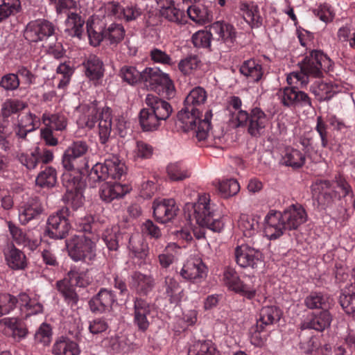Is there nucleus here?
<instances>
[{
    "label": "nucleus",
    "mask_w": 355,
    "mask_h": 355,
    "mask_svg": "<svg viewBox=\"0 0 355 355\" xmlns=\"http://www.w3.org/2000/svg\"><path fill=\"white\" fill-rule=\"evenodd\" d=\"M313 191L317 195V200L322 209H333L338 206L336 216L342 221L349 219L352 214L348 199L354 198L353 189L341 175L335 176V180L331 182L327 180H320L313 185Z\"/></svg>",
    "instance_id": "nucleus-1"
},
{
    "label": "nucleus",
    "mask_w": 355,
    "mask_h": 355,
    "mask_svg": "<svg viewBox=\"0 0 355 355\" xmlns=\"http://www.w3.org/2000/svg\"><path fill=\"white\" fill-rule=\"evenodd\" d=\"M207 94L201 87H196L187 96L183 108L178 114V123L184 132L195 130L198 141L205 140L211 128V110H207L200 119Z\"/></svg>",
    "instance_id": "nucleus-2"
},
{
    "label": "nucleus",
    "mask_w": 355,
    "mask_h": 355,
    "mask_svg": "<svg viewBox=\"0 0 355 355\" xmlns=\"http://www.w3.org/2000/svg\"><path fill=\"white\" fill-rule=\"evenodd\" d=\"M89 149L87 141L77 140L65 150L62 159L64 171L61 179L66 191L84 189L82 175L89 172L88 161L85 157Z\"/></svg>",
    "instance_id": "nucleus-3"
},
{
    "label": "nucleus",
    "mask_w": 355,
    "mask_h": 355,
    "mask_svg": "<svg viewBox=\"0 0 355 355\" xmlns=\"http://www.w3.org/2000/svg\"><path fill=\"white\" fill-rule=\"evenodd\" d=\"M210 202L209 194L203 193L198 196L196 202L188 203L185 206V217L191 223L195 220L198 225V227L191 230L192 236L197 239L205 237V228L214 232H220L224 227V223L220 219V216L216 213V205Z\"/></svg>",
    "instance_id": "nucleus-4"
},
{
    "label": "nucleus",
    "mask_w": 355,
    "mask_h": 355,
    "mask_svg": "<svg viewBox=\"0 0 355 355\" xmlns=\"http://www.w3.org/2000/svg\"><path fill=\"white\" fill-rule=\"evenodd\" d=\"M307 220V214L300 204L283 211L270 210L264 218V234L269 240L279 239L287 231L296 230Z\"/></svg>",
    "instance_id": "nucleus-5"
},
{
    "label": "nucleus",
    "mask_w": 355,
    "mask_h": 355,
    "mask_svg": "<svg viewBox=\"0 0 355 355\" xmlns=\"http://www.w3.org/2000/svg\"><path fill=\"white\" fill-rule=\"evenodd\" d=\"M332 62L321 51L313 50L309 55H306L300 64V71L293 72L287 78V82L291 85L293 78L300 81L301 84L308 83L309 76L313 78L322 77L323 73L331 70Z\"/></svg>",
    "instance_id": "nucleus-6"
},
{
    "label": "nucleus",
    "mask_w": 355,
    "mask_h": 355,
    "mask_svg": "<svg viewBox=\"0 0 355 355\" xmlns=\"http://www.w3.org/2000/svg\"><path fill=\"white\" fill-rule=\"evenodd\" d=\"M69 257L74 261L91 265L96 257V244L94 238L83 234H75L65 240Z\"/></svg>",
    "instance_id": "nucleus-7"
},
{
    "label": "nucleus",
    "mask_w": 355,
    "mask_h": 355,
    "mask_svg": "<svg viewBox=\"0 0 355 355\" xmlns=\"http://www.w3.org/2000/svg\"><path fill=\"white\" fill-rule=\"evenodd\" d=\"M141 81L148 89L155 91L167 99H171L175 96L173 81L168 74L162 72L159 68H146L141 72Z\"/></svg>",
    "instance_id": "nucleus-8"
},
{
    "label": "nucleus",
    "mask_w": 355,
    "mask_h": 355,
    "mask_svg": "<svg viewBox=\"0 0 355 355\" xmlns=\"http://www.w3.org/2000/svg\"><path fill=\"white\" fill-rule=\"evenodd\" d=\"M126 167L114 153H110L103 163L94 164L87 175L90 182L105 181L108 178L120 180L125 174Z\"/></svg>",
    "instance_id": "nucleus-9"
},
{
    "label": "nucleus",
    "mask_w": 355,
    "mask_h": 355,
    "mask_svg": "<svg viewBox=\"0 0 355 355\" xmlns=\"http://www.w3.org/2000/svg\"><path fill=\"white\" fill-rule=\"evenodd\" d=\"M235 128H246L248 133L252 137H259L263 135L269 124L270 116L260 107H254L250 112L240 111L236 116Z\"/></svg>",
    "instance_id": "nucleus-10"
},
{
    "label": "nucleus",
    "mask_w": 355,
    "mask_h": 355,
    "mask_svg": "<svg viewBox=\"0 0 355 355\" xmlns=\"http://www.w3.org/2000/svg\"><path fill=\"white\" fill-rule=\"evenodd\" d=\"M56 34V26L45 19L29 21L24 31V38L29 42H44Z\"/></svg>",
    "instance_id": "nucleus-11"
},
{
    "label": "nucleus",
    "mask_w": 355,
    "mask_h": 355,
    "mask_svg": "<svg viewBox=\"0 0 355 355\" xmlns=\"http://www.w3.org/2000/svg\"><path fill=\"white\" fill-rule=\"evenodd\" d=\"M71 229L69 211L67 207L49 216L46 224L48 236L54 239H62L68 235Z\"/></svg>",
    "instance_id": "nucleus-12"
},
{
    "label": "nucleus",
    "mask_w": 355,
    "mask_h": 355,
    "mask_svg": "<svg viewBox=\"0 0 355 355\" xmlns=\"http://www.w3.org/2000/svg\"><path fill=\"white\" fill-rule=\"evenodd\" d=\"M53 158V152L51 150L40 146H35L26 152H19L17 155L19 162L29 171L36 168L40 163L47 164L51 162Z\"/></svg>",
    "instance_id": "nucleus-13"
},
{
    "label": "nucleus",
    "mask_w": 355,
    "mask_h": 355,
    "mask_svg": "<svg viewBox=\"0 0 355 355\" xmlns=\"http://www.w3.org/2000/svg\"><path fill=\"white\" fill-rule=\"evenodd\" d=\"M152 305L146 300L141 297L133 299L132 323L140 332H146L150 325Z\"/></svg>",
    "instance_id": "nucleus-14"
},
{
    "label": "nucleus",
    "mask_w": 355,
    "mask_h": 355,
    "mask_svg": "<svg viewBox=\"0 0 355 355\" xmlns=\"http://www.w3.org/2000/svg\"><path fill=\"white\" fill-rule=\"evenodd\" d=\"M262 253L248 244L237 245L234 249V259L242 268L255 269L262 263Z\"/></svg>",
    "instance_id": "nucleus-15"
},
{
    "label": "nucleus",
    "mask_w": 355,
    "mask_h": 355,
    "mask_svg": "<svg viewBox=\"0 0 355 355\" xmlns=\"http://www.w3.org/2000/svg\"><path fill=\"white\" fill-rule=\"evenodd\" d=\"M116 302V295L112 290L102 288L88 302L89 310L94 314L110 311Z\"/></svg>",
    "instance_id": "nucleus-16"
},
{
    "label": "nucleus",
    "mask_w": 355,
    "mask_h": 355,
    "mask_svg": "<svg viewBox=\"0 0 355 355\" xmlns=\"http://www.w3.org/2000/svg\"><path fill=\"white\" fill-rule=\"evenodd\" d=\"M4 327V334L10 336L17 342L25 339L28 335L26 322L19 318L6 317L0 320V327Z\"/></svg>",
    "instance_id": "nucleus-17"
},
{
    "label": "nucleus",
    "mask_w": 355,
    "mask_h": 355,
    "mask_svg": "<svg viewBox=\"0 0 355 355\" xmlns=\"http://www.w3.org/2000/svg\"><path fill=\"white\" fill-rule=\"evenodd\" d=\"M106 12L108 15L124 19L127 22L136 20L142 13L141 8L137 4L130 3L121 6L116 2L107 4Z\"/></svg>",
    "instance_id": "nucleus-18"
},
{
    "label": "nucleus",
    "mask_w": 355,
    "mask_h": 355,
    "mask_svg": "<svg viewBox=\"0 0 355 355\" xmlns=\"http://www.w3.org/2000/svg\"><path fill=\"white\" fill-rule=\"evenodd\" d=\"M210 31L214 38L224 44L227 48H231L236 37V29L233 25L223 21H217L210 26Z\"/></svg>",
    "instance_id": "nucleus-19"
},
{
    "label": "nucleus",
    "mask_w": 355,
    "mask_h": 355,
    "mask_svg": "<svg viewBox=\"0 0 355 355\" xmlns=\"http://www.w3.org/2000/svg\"><path fill=\"white\" fill-rule=\"evenodd\" d=\"M153 208L155 219L161 223H166L171 220L179 210L173 198L156 200L153 202Z\"/></svg>",
    "instance_id": "nucleus-20"
},
{
    "label": "nucleus",
    "mask_w": 355,
    "mask_h": 355,
    "mask_svg": "<svg viewBox=\"0 0 355 355\" xmlns=\"http://www.w3.org/2000/svg\"><path fill=\"white\" fill-rule=\"evenodd\" d=\"M207 273V266L199 259L189 260L184 264L180 272L183 279L196 283L205 279Z\"/></svg>",
    "instance_id": "nucleus-21"
},
{
    "label": "nucleus",
    "mask_w": 355,
    "mask_h": 355,
    "mask_svg": "<svg viewBox=\"0 0 355 355\" xmlns=\"http://www.w3.org/2000/svg\"><path fill=\"white\" fill-rule=\"evenodd\" d=\"M331 321L332 315L328 309L323 310L309 315L300 324V329L302 330L314 329L317 331H323L330 326Z\"/></svg>",
    "instance_id": "nucleus-22"
},
{
    "label": "nucleus",
    "mask_w": 355,
    "mask_h": 355,
    "mask_svg": "<svg viewBox=\"0 0 355 355\" xmlns=\"http://www.w3.org/2000/svg\"><path fill=\"white\" fill-rule=\"evenodd\" d=\"M42 211L43 207L39 198H31L19 207V220L22 225H26L31 220L37 218Z\"/></svg>",
    "instance_id": "nucleus-23"
},
{
    "label": "nucleus",
    "mask_w": 355,
    "mask_h": 355,
    "mask_svg": "<svg viewBox=\"0 0 355 355\" xmlns=\"http://www.w3.org/2000/svg\"><path fill=\"white\" fill-rule=\"evenodd\" d=\"M282 315V310L276 306H263L257 319L256 328L257 331L262 332L266 327L277 323Z\"/></svg>",
    "instance_id": "nucleus-24"
},
{
    "label": "nucleus",
    "mask_w": 355,
    "mask_h": 355,
    "mask_svg": "<svg viewBox=\"0 0 355 355\" xmlns=\"http://www.w3.org/2000/svg\"><path fill=\"white\" fill-rule=\"evenodd\" d=\"M130 287L139 295H147L155 286L153 276L134 272L130 277Z\"/></svg>",
    "instance_id": "nucleus-25"
},
{
    "label": "nucleus",
    "mask_w": 355,
    "mask_h": 355,
    "mask_svg": "<svg viewBox=\"0 0 355 355\" xmlns=\"http://www.w3.org/2000/svg\"><path fill=\"white\" fill-rule=\"evenodd\" d=\"M28 103L19 98H10L1 104L0 115L3 121H8L10 117H19L21 113L28 107Z\"/></svg>",
    "instance_id": "nucleus-26"
},
{
    "label": "nucleus",
    "mask_w": 355,
    "mask_h": 355,
    "mask_svg": "<svg viewBox=\"0 0 355 355\" xmlns=\"http://www.w3.org/2000/svg\"><path fill=\"white\" fill-rule=\"evenodd\" d=\"M83 65L85 76L92 81H98L103 77L104 64L97 55H89L84 60Z\"/></svg>",
    "instance_id": "nucleus-27"
},
{
    "label": "nucleus",
    "mask_w": 355,
    "mask_h": 355,
    "mask_svg": "<svg viewBox=\"0 0 355 355\" xmlns=\"http://www.w3.org/2000/svg\"><path fill=\"white\" fill-rule=\"evenodd\" d=\"M146 103L160 122L166 120L173 110L168 102L152 94L147 95Z\"/></svg>",
    "instance_id": "nucleus-28"
},
{
    "label": "nucleus",
    "mask_w": 355,
    "mask_h": 355,
    "mask_svg": "<svg viewBox=\"0 0 355 355\" xmlns=\"http://www.w3.org/2000/svg\"><path fill=\"white\" fill-rule=\"evenodd\" d=\"M351 275L353 282L342 292L339 302L347 315L355 316V267Z\"/></svg>",
    "instance_id": "nucleus-29"
},
{
    "label": "nucleus",
    "mask_w": 355,
    "mask_h": 355,
    "mask_svg": "<svg viewBox=\"0 0 355 355\" xmlns=\"http://www.w3.org/2000/svg\"><path fill=\"white\" fill-rule=\"evenodd\" d=\"M42 121L46 128L62 132L67 128L68 118L67 114L62 111L55 112L45 111L42 114Z\"/></svg>",
    "instance_id": "nucleus-30"
},
{
    "label": "nucleus",
    "mask_w": 355,
    "mask_h": 355,
    "mask_svg": "<svg viewBox=\"0 0 355 355\" xmlns=\"http://www.w3.org/2000/svg\"><path fill=\"white\" fill-rule=\"evenodd\" d=\"M71 282L68 277H65L58 281L55 286L67 305L73 309L77 306L79 296L76 291L74 285Z\"/></svg>",
    "instance_id": "nucleus-31"
},
{
    "label": "nucleus",
    "mask_w": 355,
    "mask_h": 355,
    "mask_svg": "<svg viewBox=\"0 0 355 355\" xmlns=\"http://www.w3.org/2000/svg\"><path fill=\"white\" fill-rule=\"evenodd\" d=\"M112 132L111 111L109 108L103 110L98 119V136L101 144L105 148H108L110 143Z\"/></svg>",
    "instance_id": "nucleus-32"
},
{
    "label": "nucleus",
    "mask_w": 355,
    "mask_h": 355,
    "mask_svg": "<svg viewBox=\"0 0 355 355\" xmlns=\"http://www.w3.org/2000/svg\"><path fill=\"white\" fill-rule=\"evenodd\" d=\"M128 191L125 185L117 182H107L103 184L99 190V195L102 200L110 202L114 199L124 196Z\"/></svg>",
    "instance_id": "nucleus-33"
},
{
    "label": "nucleus",
    "mask_w": 355,
    "mask_h": 355,
    "mask_svg": "<svg viewBox=\"0 0 355 355\" xmlns=\"http://www.w3.org/2000/svg\"><path fill=\"white\" fill-rule=\"evenodd\" d=\"M19 303L26 318L43 312L44 306L36 296L31 297L26 293H21L19 295Z\"/></svg>",
    "instance_id": "nucleus-34"
},
{
    "label": "nucleus",
    "mask_w": 355,
    "mask_h": 355,
    "mask_svg": "<svg viewBox=\"0 0 355 355\" xmlns=\"http://www.w3.org/2000/svg\"><path fill=\"white\" fill-rule=\"evenodd\" d=\"M189 18L199 25H205L212 19V12L202 3H193L187 8Z\"/></svg>",
    "instance_id": "nucleus-35"
},
{
    "label": "nucleus",
    "mask_w": 355,
    "mask_h": 355,
    "mask_svg": "<svg viewBox=\"0 0 355 355\" xmlns=\"http://www.w3.org/2000/svg\"><path fill=\"white\" fill-rule=\"evenodd\" d=\"M240 73L247 77L250 81L257 83L263 75L261 61L256 59L245 60L240 67Z\"/></svg>",
    "instance_id": "nucleus-36"
},
{
    "label": "nucleus",
    "mask_w": 355,
    "mask_h": 355,
    "mask_svg": "<svg viewBox=\"0 0 355 355\" xmlns=\"http://www.w3.org/2000/svg\"><path fill=\"white\" fill-rule=\"evenodd\" d=\"M130 238L132 236H130L128 234L121 232L116 227L105 230L102 236L107 248L112 251L117 250L119 244L122 243L123 240L129 242Z\"/></svg>",
    "instance_id": "nucleus-37"
},
{
    "label": "nucleus",
    "mask_w": 355,
    "mask_h": 355,
    "mask_svg": "<svg viewBox=\"0 0 355 355\" xmlns=\"http://www.w3.org/2000/svg\"><path fill=\"white\" fill-rule=\"evenodd\" d=\"M4 254L7 264L12 269L23 270L26 267V255L14 245L8 246Z\"/></svg>",
    "instance_id": "nucleus-38"
},
{
    "label": "nucleus",
    "mask_w": 355,
    "mask_h": 355,
    "mask_svg": "<svg viewBox=\"0 0 355 355\" xmlns=\"http://www.w3.org/2000/svg\"><path fill=\"white\" fill-rule=\"evenodd\" d=\"M304 305L309 309L327 310L332 304V299L320 292H311L304 299Z\"/></svg>",
    "instance_id": "nucleus-39"
},
{
    "label": "nucleus",
    "mask_w": 355,
    "mask_h": 355,
    "mask_svg": "<svg viewBox=\"0 0 355 355\" xmlns=\"http://www.w3.org/2000/svg\"><path fill=\"white\" fill-rule=\"evenodd\" d=\"M305 161L306 155L299 150L292 147L285 148L281 159L284 165L293 168H301L305 164Z\"/></svg>",
    "instance_id": "nucleus-40"
},
{
    "label": "nucleus",
    "mask_w": 355,
    "mask_h": 355,
    "mask_svg": "<svg viewBox=\"0 0 355 355\" xmlns=\"http://www.w3.org/2000/svg\"><path fill=\"white\" fill-rule=\"evenodd\" d=\"M80 349L76 342L68 338L61 337L53 347L54 355H79Z\"/></svg>",
    "instance_id": "nucleus-41"
},
{
    "label": "nucleus",
    "mask_w": 355,
    "mask_h": 355,
    "mask_svg": "<svg viewBox=\"0 0 355 355\" xmlns=\"http://www.w3.org/2000/svg\"><path fill=\"white\" fill-rule=\"evenodd\" d=\"M188 355H220V352L211 340H202L190 346Z\"/></svg>",
    "instance_id": "nucleus-42"
},
{
    "label": "nucleus",
    "mask_w": 355,
    "mask_h": 355,
    "mask_svg": "<svg viewBox=\"0 0 355 355\" xmlns=\"http://www.w3.org/2000/svg\"><path fill=\"white\" fill-rule=\"evenodd\" d=\"M85 21L76 13H71L66 20L65 33L71 37L80 39L84 31Z\"/></svg>",
    "instance_id": "nucleus-43"
},
{
    "label": "nucleus",
    "mask_w": 355,
    "mask_h": 355,
    "mask_svg": "<svg viewBox=\"0 0 355 355\" xmlns=\"http://www.w3.org/2000/svg\"><path fill=\"white\" fill-rule=\"evenodd\" d=\"M241 10L243 11L245 21L252 28H258L261 26L263 19L260 16L259 9L257 5L242 3Z\"/></svg>",
    "instance_id": "nucleus-44"
},
{
    "label": "nucleus",
    "mask_w": 355,
    "mask_h": 355,
    "mask_svg": "<svg viewBox=\"0 0 355 355\" xmlns=\"http://www.w3.org/2000/svg\"><path fill=\"white\" fill-rule=\"evenodd\" d=\"M36 184L41 188L50 189L57 183V171L52 166H46L37 175Z\"/></svg>",
    "instance_id": "nucleus-45"
},
{
    "label": "nucleus",
    "mask_w": 355,
    "mask_h": 355,
    "mask_svg": "<svg viewBox=\"0 0 355 355\" xmlns=\"http://www.w3.org/2000/svg\"><path fill=\"white\" fill-rule=\"evenodd\" d=\"M165 294L171 304H178L182 298V290L179 283L173 278L169 276L164 279Z\"/></svg>",
    "instance_id": "nucleus-46"
},
{
    "label": "nucleus",
    "mask_w": 355,
    "mask_h": 355,
    "mask_svg": "<svg viewBox=\"0 0 355 355\" xmlns=\"http://www.w3.org/2000/svg\"><path fill=\"white\" fill-rule=\"evenodd\" d=\"M139 123L144 131H153L158 128L160 121L148 108H144L139 113Z\"/></svg>",
    "instance_id": "nucleus-47"
},
{
    "label": "nucleus",
    "mask_w": 355,
    "mask_h": 355,
    "mask_svg": "<svg viewBox=\"0 0 355 355\" xmlns=\"http://www.w3.org/2000/svg\"><path fill=\"white\" fill-rule=\"evenodd\" d=\"M125 29L122 24L112 23L107 28H104V37L105 41L110 44H117L120 43L124 38Z\"/></svg>",
    "instance_id": "nucleus-48"
},
{
    "label": "nucleus",
    "mask_w": 355,
    "mask_h": 355,
    "mask_svg": "<svg viewBox=\"0 0 355 355\" xmlns=\"http://www.w3.org/2000/svg\"><path fill=\"white\" fill-rule=\"evenodd\" d=\"M214 184L220 196L224 198L236 195L240 190L239 182L233 178L218 181Z\"/></svg>",
    "instance_id": "nucleus-49"
},
{
    "label": "nucleus",
    "mask_w": 355,
    "mask_h": 355,
    "mask_svg": "<svg viewBox=\"0 0 355 355\" xmlns=\"http://www.w3.org/2000/svg\"><path fill=\"white\" fill-rule=\"evenodd\" d=\"M67 277L71 282H74L76 286L80 288L88 286L92 282V277L89 273V269H71L67 273Z\"/></svg>",
    "instance_id": "nucleus-50"
},
{
    "label": "nucleus",
    "mask_w": 355,
    "mask_h": 355,
    "mask_svg": "<svg viewBox=\"0 0 355 355\" xmlns=\"http://www.w3.org/2000/svg\"><path fill=\"white\" fill-rule=\"evenodd\" d=\"M52 338L53 331L51 325L43 322L34 334V344L42 347L49 346L52 341Z\"/></svg>",
    "instance_id": "nucleus-51"
},
{
    "label": "nucleus",
    "mask_w": 355,
    "mask_h": 355,
    "mask_svg": "<svg viewBox=\"0 0 355 355\" xmlns=\"http://www.w3.org/2000/svg\"><path fill=\"white\" fill-rule=\"evenodd\" d=\"M0 23L10 16L15 15L21 10L20 0H1Z\"/></svg>",
    "instance_id": "nucleus-52"
},
{
    "label": "nucleus",
    "mask_w": 355,
    "mask_h": 355,
    "mask_svg": "<svg viewBox=\"0 0 355 355\" xmlns=\"http://www.w3.org/2000/svg\"><path fill=\"white\" fill-rule=\"evenodd\" d=\"M166 172L172 181H182L191 175L189 171L182 162L169 164L167 166Z\"/></svg>",
    "instance_id": "nucleus-53"
},
{
    "label": "nucleus",
    "mask_w": 355,
    "mask_h": 355,
    "mask_svg": "<svg viewBox=\"0 0 355 355\" xmlns=\"http://www.w3.org/2000/svg\"><path fill=\"white\" fill-rule=\"evenodd\" d=\"M234 292L248 300H252L257 295V289L252 282V278L249 277L247 281L241 280Z\"/></svg>",
    "instance_id": "nucleus-54"
},
{
    "label": "nucleus",
    "mask_w": 355,
    "mask_h": 355,
    "mask_svg": "<svg viewBox=\"0 0 355 355\" xmlns=\"http://www.w3.org/2000/svg\"><path fill=\"white\" fill-rule=\"evenodd\" d=\"M214 38L211 31H198L191 37V42L197 49H210L211 39Z\"/></svg>",
    "instance_id": "nucleus-55"
},
{
    "label": "nucleus",
    "mask_w": 355,
    "mask_h": 355,
    "mask_svg": "<svg viewBox=\"0 0 355 355\" xmlns=\"http://www.w3.org/2000/svg\"><path fill=\"white\" fill-rule=\"evenodd\" d=\"M355 355V331L349 330L343 345L335 349V355Z\"/></svg>",
    "instance_id": "nucleus-56"
},
{
    "label": "nucleus",
    "mask_w": 355,
    "mask_h": 355,
    "mask_svg": "<svg viewBox=\"0 0 355 355\" xmlns=\"http://www.w3.org/2000/svg\"><path fill=\"white\" fill-rule=\"evenodd\" d=\"M313 93L320 101H324L330 100L337 92L332 84L322 82L313 89Z\"/></svg>",
    "instance_id": "nucleus-57"
},
{
    "label": "nucleus",
    "mask_w": 355,
    "mask_h": 355,
    "mask_svg": "<svg viewBox=\"0 0 355 355\" xmlns=\"http://www.w3.org/2000/svg\"><path fill=\"white\" fill-rule=\"evenodd\" d=\"M119 76L124 82L133 85L141 81V72H139L135 67L123 66L120 70Z\"/></svg>",
    "instance_id": "nucleus-58"
},
{
    "label": "nucleus",
    "mask_w": 355,
    "mask_h": 355,
    "mask_svg": "<svg viewBox=\"0 0 355 355\" xmlns=\"http://www.w3.org/2000/svg\"><path fill=\"white\" fill-rule=\"evenodd\" d=\"M239 227L245 236H251L258 228V222L248 215H241L239 220Z\"/></svg>",
    "instance_id": "nucleus-59"
},
{
    "label": "nucleus",
    "mask_w": 355,
    "mask_h": 355,
    "mask_svg": "<svg viewBox=\"0 0 355 355\" xmlns=\"http://www.w3.org/2000/svg\"><path fill=\"white\" fill-rule=\"evenodd\" d=\"M241 106L242 101L239 96H232L229 98L227 103V110L230 115V121L234 127L236 125V116L240 111H243Z\"/></svg>",
    "instance_id": "nucleus-60"
},
{
    "label": "nucleus",
    "mask_w": 355,
    "mask_h": 355,
    "mask_svg": "<svg viewBox=\"0 0 355 355\" xmlns=\"http://www.w3.org/2000/svg\"><path fill=\"white\" fill-rule=\"evenodd\" d=\"M162 15L168 21L180 22L182 17V12L175 6L174 2L170 1L166 6H163L161 10Z\"/></svg>",
    "instance_id": "nucleus-61"
},
{
    "label": "nucleus",
    "mask_w": 355,
    "mask_h": 355,
    "mask_svg": "<svg viewBox=\"0 0 355 355\" xmlns=\"http://www.w3.org/2000/svg\"><path fill=\"white\" fill-rule=\"evenodd\" d=\"M241 280V279L234 269L227 268L225 270L223 276V281L229 290L234 291Z\"/></svg>",
    "instance_id": "nucleus-62"
},
{
    "label": "nucleus",
    "mask_w": 355,
    "mask_h": 355,
    "mask_svg": "<svg viewBox=\"0 0 355 355\" xmlns=\"http://www.w3.org/2000/svg\"><path fill=\"white\" fill-rule=\"evenodd\" d=\"M200 62L197 55H189L179 62L178 68L184 74H189L199 67Z\"/></svg>",
    "instance_id": "nucleus-63"
},
{
    "label": "nucleus",
    "mask_w": 355,
    "mask_h": 355,
    "mask_svg": "<svg viewBox=\"0 0 355 355\" xmlns=\"http://www.w3.org/2000/svg\"><path fill=\"white\" fill-rule=\"evenodd\" d=\"M295 87H285L279 91V98L283 106L293 109Z\"/></svg>",
    "instance_id": "nucleus-64"
}]
</instances>
